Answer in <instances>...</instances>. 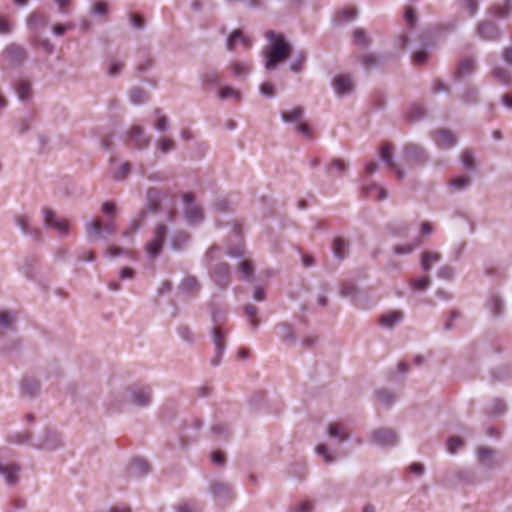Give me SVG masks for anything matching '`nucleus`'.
<instances>
[{"mask_svg":"<svg viewBox=\"0 0 512 512\" xmlns=\"http://www.w3.org/2000/svg\"><path fill=\"white\" fill-rule=\"evenodd\" d=\"M16 92H17L18 97L21 100L29 99L31 94H32L30 83L29 82H25V81H20L16 85Z\"/></svg>","mask_w":512,"mask_h":512,"instance_id":"a878e982","label":"nucleus"},{"mask_svg":"<svg viewBox=\"0 0 512 512\" xmlns=\"http://www.w3.org/2000/svg\"><path fill=\"white\" fill-rule=\"evenodd\" d=\"M361 63L365 69L369 70L379 63V58L374 54H365L361 59Z\"/></svg>","mask_w":512,"mask_h":512,"instance_id":"72a5a7b5","label":"nucleus"},{"mask_svg":"<svg viewBox=\"0 0 512 512\" xmlns=\"http://www.w3.org/2000/svg\"><path fill=\"white\" fill-rule=\"evenodd\" d=\"M392 146L388 143L384 144L380 149V156L383 161L387 163V165L397 174L399 178L403 177L402 171L399 169L398 165L395 164L391 157Z\"/></svg>","mask_w":512,"mask_h":512,"instance_id":"f8f14e48","label":"nucleus"},{"mask_svg":"<svg viewBox=\"0 0 512 512\" xmlns=\"http://www.w3.org/2000/svg\"><path fill=\"white\" fill-rule=\"evenodd\" d=\"M155 127L156 129H158L159 131H164L166 130L167 128V119L165 116H160L156 123H155Z\"/></svg>","mask_w":512,"mask_h":512,"instance_id":"774afa93","label":"nucleus"},{"mask_svg":"<svg viewBox=\"0 0 512 512\" xmlns=\"http://www.w3.org/2000/svg\"><path fill=\"white\" fill-rule=\"evenodd\" d=\"M403 317L401 311H391L380 317V324L385 327H392L395 323L400 321Z\"/></svg>","mask_w":512,"mask_h":512,"instance_id":"412c9836","label":"nucleus"},{"mask_svg":"<svg viewBox=\"0 0 512 512\" xmlns=\"http://www.w3.org/2000/svg\"><path fill=\"white\" fill-rule=\"evenodd\" d=\"M167 234V227L163 224H159L153 232V238L148 242L146 251L150 257H156L162 250Z\"/></svg>","mask_w":512,"mask_h":512,"instance_id":"7ed1b4c3","label":"nucleus"},{"mask_svg":"<svg viewBox=\"0 0 512 512\" xmlns=\"http://www.w3.org/2000/svg\"><path fill=\"white\" fill-rule=\"evenodd\" d=\"M129 171H130V165H129V163H125L121 166L119 171L115 174V178L123 179L129 173Z\"/></svg>","mask_w":512,"mask_h":512,"instance_id":"e2e57ef3","label":"nucleus"},{"mask_svg":"<svg viewBox=\"0 0 512 512\" xmlns=\"http://www.w3.org/2000/svg\"><path fill=\"white\" fill-rule=\"evenodd\" d=\"M13 322V318L9 315V313L3 311L0 312V327L8 328Z\"/></svg>","mask_w":512,"mask_h":512,"instance_id":"864d4df0","label":"nucleus"},{"mask_svg":"<svg viewBox=\"0 0 512 512\" xmlns=\"http://www.w3.org/2000/svg\"><path fill=\"white\" fill-rule=\"evenodd\" d=\"M354 43L361 47H367L370 44V39L365 30L358 28L353 32Z\"/></svg>","mask_w":512,"mask_h":512,"instance_id":"bb28decb","label":"nucleus"},{"mask_svg":"<svg viewBox=\"0 0 512 512\" xmlns=\"http://www.w3.org/2000/svg\"><path fill=\"white\" fill-rule=\"evenodd\" d=\"M478 35L484 40H496L500 37L497 25L492 21H483L477 27Z\"/></svg>","mask_w":512,"mask_h":512,"instance_id":"423d86ee","label":"nucleus"},{"mask_svg":"<svg viewBox=\"0 0 512 512\" xmlns=\"http://www.w3.org/2000/svg\"><path fill=\"white\" fill-rule=\"evenodd\" d=\"M150 389L144 388L133 392L132 401L134 404L144 406L150 402Z\"/></svg>","mask_w":512,"mask_h":512,"instance_id":"aec40b11","label":"nucleus"},{"mask_svg":"<svg viewBox=\"0 0 512 512\" xmlns=\"http://www.w3.org/2000/svg\"><path fill=\"white\" fill-rule=\"evenodd\" d=\"M245 314L249 318L252 328H256L258 325V319H257V308L253 305H247L245 306Z\"/></svg>","mask_w":512,"mask_h":512,"instance_id":"c9c22d12","label":"nucleus"},{"mask_svg":"<svg viewBox=\"0 0 512 512\" xmlns=\"http://www.w3.org/2000/svg\"><path fill=\"white\" fill-rule=\"evenodd\" d=\"M213 339L216 347L217 357H220L225 348L224 335L222 334L220 328H215Z\"/></svg>","mask_w":512,"mask_h":512,"instance_id":"cd10ccee","label":"nucleus"},{"mask_svg":"<svg viewBox=\"0 0 512 512\" xmlns=\"http://www.w3.org/2000/svg\"><path fill=\"white\" fill-rule=\"evenodd\" d=\"M512 9V0H506L503 5H495L489 9V13L497 18H506Z\"/></svg>","mask_w":512,"mask_h":512,"instance_id":"a211bd4d","label":"nucleus"},{"mask_svg":"<svg viewBox=\"0 0 512 512\" xmlns=\"http://www.w3.org/2000/svg\"><path fill=\"white\" fill-rule=\"evenodd\" d=\"M306 61V55L304 52H299L292 60L290 69L293 72H300Z\"/></svg>","mask_w":512,"mask_h":512,"instance_id":"7c9ffc66","label":"nucleus"},{"mask_svg":"<svg viewBox=\"0 0 512 512\" xmlns=\"http://www.w3.org/2000/svg\"><path fill=\"white\" fill-rule=\"evenodd\" d=\"M265 37L269 41L263 50L265 67L272 70L290 56L292 47L281 33L270 30L265 33Z\"/></svg>","mask_w":512,"mask_h":512,"instance_id":"f257e3e1","label":"nucleus"},{"mask_svg":"<svg viewBox=\"0 0 512 512\" xmlns=\"http://www.w3.org/2000/svg\"><path fill=\"white\" fill-rule=\"evenodd\" d=\"M123 66H124V65H123L122 63H119V62H112V63L110 64L109 74H110L111 76H115V75H117V74L121 71V69L123 68Z\"/></svg>","mask_w":512,"mask_h":512,"instance_id":"0e129e2a","label":"nucleus"},{"mask_svg":"<svg viewBox=\"0 0 512 512\" xmlns=\"http://www.w3.org/2000/svg\"><path fill=\"white\" fill-rule=\"evenodd\" d=\"M17 224L20 226L23 232H28V217L25 215L17 216Z\"/></svg>","mask_w":512,"mask_h":512,"instance_id":"680f3d73","label":"nucleus"},{"mask_svg":"<svg viewBox=\"0 0 512 512\" xmlns=\"http://www.w3.org/2000/svg\"><path fill=\"white\" fill-rule=\"evenodd\" d=\"M377 398L379 402L386 405H389L391 402H393V396L388 391L385 390L379 391L377 393Z\"/></svg>","mask_w":512,"mask_h":512,"instance_id":"8fccbe9b","label":"nucleus"},{"mask_svg":"<svg viewBox=\"0 0 512 512\" xmlns=\"http://www.w3.org/2000/svg\"><path fill=\"white\" fill-rule=\"evenodd\" d=\"M462 5L468 11L470 16H473L478 9V3L476 0H462Z\"/></svg>","mask_w":512,"mask_h":512,"instance_id":"49530a36","label":"nucleus"},{"mask_svg":"<svg viewBox=\"0 0 512 512\" xmlns=\"http://www.w3.org/2000/svg\"><path fill=\"white\" fill-rule=\"evenodd\" d=\"M229 69L233 76L237 78L245 77L251 70V66L246 62H231Z\"/></svg>","mask_w":512,"mask_h":512,"instance_id":"f3484780","label":"nucleus"},{"mask_svg":"<svg viewBox=\"0 0 512 512\" xmlns=\"http://www.w3.org/2000/svg\"><path fill=\"white\" fill-rule=\"evenodd\" d=\"M372 440L376 444L383 446L394 445L397 441L396 434L389 429H379L372 435Z\"/></svg>","mask_w":512,"mask_h":512,"instance_id":"1a4fd4ad","label":"nucleus"},{"mask_svg":"<svg viewBox=\"0 0 512 512\" xmlns=\"http://www.w3.org/2000/svg\"><path fill=\"white\" fill-rule=\"evenodd\" d=\"M462 445L463 442L460 438L452 437L447 443V448L450 453H455Z\"/></svg>","mask_w":512,"mask_h":512,"instance_id":"a18cd8bd","label":"nucleus"},{"mask_svg":"<svg viewBox=\"0 0 512 512\" xmlns=\"http://www.w3.org/2000/svg\"><path fill=\"white\" fill-rule=\"evenodd\" d=\"M116 231L115 217H111L104 224L100 219H94L87 224L86 232L88 237L100 236L102 233L112 235Z\"/></svg>","mask_w":512,"mask_h":512,"instance_id":"f03ea898","label":"nucleus"},{"mask_svg":"<svg viewBox=\"0 0 512 512\" xmlns=\"http://www.w3.org/2000/svg\"><path fill=\"white\" fill-rule=\"evenodd\" d=\"M223 79L222 74L217 70H207L205 71L202 76L201 80L204 85H216Z\"/></svg>","mask_w":512,"mask_h":512,"instance_id":"6ab92c4d","label":"nucleus"},{"mask_svg":"<svg viewBox=\"0 0 512 512\" xmlns=\"http://www.w3.org/2000/svg\"><path fill=\"white\" fill-rule=\"evenodd\" d=\"M260 91L263 95L268 96V97H272L274 95V89H273L272 84H270V83H263L260 86Z\"/></svg>","mask_w":512,"mask_h":512,"instance_id":"13d9d810","label":"nucleus"},{"mask_svg":"<svg viewBox=\"0 0 512 512\" xmlns=\"http://www.w3.org/2000/svg\"><path fill=\"white\" fill-rule=\"evenodd\" d=\"M333 86L338 94H344L352 90L353 83L350 76L338 75L333 80Z\"/></svg>","mask_w":512,"mask_h":512,"instance_id":"9b49d317","label":"nucleus"},{"mask_svg":"<svg viewBox=\"0 0 512 512\" xmlns=\"http://www.w3.org/2000/svg\"><path fill=\"white\" fill-rule=\"evenodd\" d=\"M131 22L137 28H142L144 26V20L138 14H132L131 15Z\"/></svg>","mask_w":512,"mask_h":512,"instance_id":"338daca9","label":"nucleus"},{"mask_svg":"<svg viewBox=\"0 0 512 512\" xmlns=\"http://www.w3.org/2000/svg\"><path fill=\"white\" fill-rule=\"evenodd\" d=\"M428 54L425 50L416 51L412 56V61L414 64L420 65L423 64L427 60Z\"/></svg>","mask_w":512,"mask_h":512,"instance_id":"09e8293b","label":"nucleus"},{"mask_svg":"<svg viewBox=\"0 0 512 512\" xmlns=\"http://www.w3.org/2000/svg\"><path fill=\"white\" fill-rule=\"evenodd\" d=\"M239 271L242 273L243 278L250 279L253 275L254 268L250 261L244 260L239 265Z\"/></svg>","mask_w":512,"mask_h":512,"instance_id":"f704fd0d","label":"nucleus"},{"mask_svg":"<svg viewBox=\"0 0 512 512\" xmlns=\"http://www.w3.org/2000/svg\"><path fill=\"white\" fill-rule=\"evenodd\" d=\"M39 389V384L36 381H23L22 383V390L23 392L32 395L34 392H36Z\"/></svg>","mask_w":512,"mask_h":512,"instance_id":"c03bdc74","label":"nucleus"},{"mask_svg":"<svg viewBox=\"0 0 512 512\" xmlns=\"http://www.w3.org/2000/svg\"><path fill=\"white\" fill-rule=\"evenodd\" d=\"M403 159L407 165L413 166L424 163L426 157L422 148L415 144H409L403 151Z\"/></svg>","mask_w":512,"mask_h":512,"instance_id":"20e7f679","label":"nucleus"},{"mask_svg":"<svg viewBox=\"0 0 512 512\" xmlns=\"http://www.w3.org/2000/svg\"><path fill=\"white\" fill-rule=\"evenodd\" d=\"M130 99L134 104H140L147 99L146 92L141 88H135L130 93Z\"/></svg>","mask_w":512,"mask_h":512,"instance_id":"473e14b6","label":"nucleus"},{"mask_svg":"<svg viewBox=\"0 0 512 512\" xmlns=\"http://www.w3.org/2000/svg\"><path fill=\"white\" fill-rule=\"evenodd\" d=\"M215 281L221 285L226 286L229 282V266L226 263H221L213 272Z\"/></svg>","mask_w":512,"mask_h":512,"instance_id":"ddd939ff","label":"nucleus"},{"mask_svg":"<svg viewBox=\"0 0 512 512\" xmlns=\"http://www.w3.org/2000/svg\"><path fill=\"white\" fill-rule=\"evenodd\" d=\"M328 433L331 437L337 438L339 442H343L349 437L348 430L340 423L330 424Z\"/></svg>","mask_w":512,"mask_h":512,"instance_id":"2eb2a0df","label":"nucleus"},{"mask_svg":"<svg viewBox=\"0 0 512 512\" xmlns=\"http://www.w3.org/2000/svg\"><path fill=\"white\" fill-rule=\"evenodd\" d=\"M312 509V504L309 502V501H305L301 504H299L296 508H295V512H310Z\"/></svg>","mask_w":512,"mask_h":512,"instance_id":"69168bd1","label":"nucleus"},{"mask_svg":"<svg viewBox=\"0 0 512 512\" xmlns=\"http://www.w3.org/2000/svg\"><path fill=\"white\" fill-rule=\"evenodd\" d=\"M71 24H58L54 26L53 31L56 35L62 36L67 30L71 29Z\"/></svg>","mask_w":512,"mask_h":512,"instance_id":"bf43d9fd","label":"nucleus"},{"mask_svg":"<svg viewBox=\"0 0 512 512\" xmlns=\"http://www.w3.org/2000/svg\"><path fill=\"white\" fill-rule=\"evenodd\" d=\"M423 115H424V110L421 107H419V106L412 107L410 112H409V118L411 120L420 118Z\"/></svg>","mask_w":512,"mask_h":512,"instance_id":"4d7b16f0","label":"nucleus"},{"mask_svg":"<svg viewBox=\"0 0 512 512\" xmlns=\"http://www.w3.org/2000/svg\"><path fill=\"white\" fill-rule=\"evenodd\" d=\"M174 148V142L173 140L169 138H161L157 142V149L161 151L162 153H167L171 151Z\"/></svg>","mask_w":512,"mask_h":512,"instance_id":"4c0bfd02","label":"nucleus"},{"mask_svg":"<svg viewBox=\"0 0 512 512\" xmlns=\"http://www.w3.org/2000/svg\"><path fill=\"white\" fill-rule=\"evenodd\" d=\"M44 222L47 226L53 227L58 232L65 234L68 232V221L65 219H57L50 209L44 210Z\"/></svg>","mask_w":512,"mask_h":512,"instance_id":"0eeeda50","label":"nucleus"},{"mask_svg":"<svg viewBox=\"0 0 512 512\" xmlns=\"http://www.w3.org/2000/svg\"><path fill=\"white\" fill-rule=\"evenodd\" d=\"M303 116V110L301 107H295L291 111L282 112V119L285 122H298Z\"/></svg>","mask_w":512,"mask_h":512,"instance_id":"393cba45","label":"nucleus"},{"mask_svg":"<svg viewBox=\"0 0 512 512\" xmlns=\"http://www.w3.org/2000/svg\"><path fill=\"white\" fill-rule=\"evenodd\" d=\"M470 183V178L467 177V176H460V177H456L454 179L451 180L450 182V185L455 189V190H461L463 188H465L466 186H468Z\"/></svg>","mask_w":512,"mask_h":512,"instance_id":"e433bc0d","label":"nucleus"},{"mask_svg":"<svg viewBox=\"0 0 512 512\" xmlns=\"http://www.w3.org/2000/svg\"><path fill=\"white\" fill-rule=\"evenodd\" d=\"M493 75L499 83L509 84L512 80L511 74L503 68H496L493 71Z\"/></svg>","mask_w":512,"mask_h":512,"instance_id":"2f4dec72","label":"nucleus"},{"mask_svg":"<svg viewBox=\"0 0 512 512\" xmlns=\"http://www.w3.org/2000/svg\"><path fill=\"white\" fill-rule=\"evenodd\" d=\"M474 66H475V64H474L473 60L464 59L459 64L458 73L460 75L470 73L474 69Z\"/></svg>","mask_w":512,"mask_h":512,"instance_id":"a19ab883","label":"nucleus"},{"mask_svg":"<svg viewBox=\"0 0 512 512\" xmlns=\"http://www.w3.org/2000/svg\"><path fill=\"white\" fill-rule=\"evenodd\" d=\"M93 12L95 14L105 15L107 13V3L104 1H98L93 6Z\"/></svg>","mask_w":512,"mask_h":512,"instance_id":"6e6d98bb","label":"nucleus"},{"mask_svg":"<svg viewBox=\"0 0 512 512\" xmlns=\"http://www.w3.org/2000/svg\"><path fill=\"white\" fill-rule=\"evenodd\" d=\"M252 44L251 38L246 36L241 29H236L229 35L226 46L229 51H233L237 45H241L244 49H250Z\"/></svg>","mask_w":512,"mask_h":512,"instance_id":"39448f33","label":"nucleus"},{"mask_svg":"<svg viewBox=\"0 0 512 512\" xmlns=\"http://www.w3.org/2000/svg\"><path fill=\"white\" fill-rule=\"evenodd\" d=\"M420 244V240H418L415 244H407L402 246H396L394 251L397 254H408L411 253L416 246Z\"/></svg>","mask_w":512,"mask_h":512,"instance_id":"de8ad7c7","label":"nucleus"},{"mask_svg":"<svg viewBox=\"0 0 512 512\" xmlns=\"http://www.w3.org/2000/svg\"><path fill=\"white\" fill-rule=\"evenodd\" d=\"M461 161L463 165L468 169H472L475 166L474 157L469 150L463 151L461 155Z\"/></svg>","mask_w":512,"mask_h":512,"instance_id":"37998d69","label":"nucleus"},{"mask_svg":"<svg viewBox=\"0 0 512 512\" xmlns=\"http://www.w3.org/2000/svg\"><path fill=\"white\" fill-rule=\"evenodd\" d=\"M128 139L131 144L135 147L142 149L148 146L149 138L144 135V131L140 126H132L129 133Z\"/></svg>","mask_w":512,"mask_h":512,"instance_id":"6e6552de","label":"nucleus"},{"mask_svg":"<svg viewBox=\"0 0 512 512\" xmlns=\"http://www.w3.org/2000/svg\"><path fill=\"white\" fill-rule=\"evenodd\" d=\"M363 193L367 197L373 198L375 200H382V199H385L387 197L386 190L383 187L378 186L376 184L364 187L363 188Z\"/></svg>","mask_w":512,"mask_h":512,"instance_id":"dca6fc26","label":"nucleus"},{"mask_svg":"<svg viewBox=\"0 0 512 512\" xmlns=\"http://www.w3.org/2000/svg\"><path fill=\"white\" fill-rule=\"evenodd\" d=\"M316 451L319 455H321L324 458L325 462H327V463L332 462V457L328 453V449H327L326 445H324V444L318 445Z\"/></svg>","mask_w":512,"mask_h":512,"instance_id":"5fc2aeb1","label":"nucleus"},{"mask_svg":"<svg viewBox=\"0 0 512 512\" xmlns=\"http://www.w3.org/2000/svg\"><path fill=\"white\" fill-rule=\"evenodd\" d=\"M404 18L410 27L414 26L417 20L414 9L408 7L405 10Z\"/></svg>","mask_w":512,"mask_h":512,"instance_id":"3c124183","label":"nucleus"},{"mask_svg":"<svg viewBox=\"0 0 512 512\" xmlns=\"http://www.w3.org/2000/svg\"><path fill=\"white\" fill-rule=\"evenodd\" d=\"M355 16H356V9L353 7H348V8H345V9L339 11L335 16V19L338 22H345V21H350V20L354 19Z\"/></svg>","mask_w":512,"mask_h":512,"instance_id":"c85d7f7f","label":"nucleus"},{"mask_svg":"<svg viewBox=\"0 0 512 512\" xmlns=\"http://www.w3.org/2000/svg\"><path fill=\"white\" fill-rule=\"evenodd\" d=\"M131 470L134 474H146L149 470V465L143 459H135L131 463Z\"/></svg>","mask_w":512,"mask_h":512,"instance_id":"c756f323","label":"nucleus"},{"mask_svg":"<svg viewBox=\"0 0 512 512\" xmlns=\"http://www.w3.org/2000/svg\"><path fill=\"white\" fill-rule=\"evenodd\" d=\"M211 458H212V462L216 465L222 466L225 464V454L220 450L214 451L212 453Z\"/></svg>","mask_w":512,"mask_h":512,"instance_id":"603ef678","label":"nucleus"},{"mask_svg":"<svg viewBox=\"0 0 512 512\" xmlns=\"http://www.w3.org/2000/svg\"><path fill=\"white\" fill-rule=\"evenodd\" d=\"M346 169V164L343 160L341 159H334L332 162H331V165L329 167V173L330 174H333V171L336 170V174L337 175H341Z\"/></svg>","mask_w":512,"mask_h":512,"instance_id":"58836bf2","label":"nucleus"},{"mask_svg":"<svg viewBox=\"0 0 512 512\" xmlns=\"http://www.w3.org/2000/svg\"><path fill=\"white\" fill-rule=\"evenodd\" d=\"M347 246L348 245L344 241V239H342L340 237L335 238L333 241V246H332L334 255L339 259H343L346 254Z\"/></svg>","mask_w":512,"mask_h":512,"instance_id":"b1692460","label":"nucleus"},{"mask_svg":"<svg viewBox=\"0 0 512 512\" xmlns=\"http://www.w3.org/2000/svg\"><path fill=\"white\" fill-rule=\"evenodd\" d=\"M441 259V255L438 252H423L421 257V266L424 271H429L431 267L439 262Z\"/></svg>","mask_w":512,"mask_h":512,"instance_id":"4468645a","label":"nucleus"},{"mask_svg":"<svg viewBox=\"0 0 512 512\" xmlns=\"http://www.w3.org/2000/svg\"><path fill=\"white\" fill-rule=\"evenodd\" d=\"M11 30L10 22L7 18L0 16V33H8Z\"/></svg>","mask_w":512,"mask_h":512,"instance_id":"052dcab7","label":"nucleus"},{"mask_svg":"<svg viewBox=\"0 0 512 512\" xmlns=\"http://www.w3.org/2000/svg\"><path fill=\"white\" fill-rule=\"evenodd\" d=\"M19 468L15 465H0V473L6 478L9 484H13L17 481V472Z\"/></svg>","mask_w":512,"mask_h":512,"instance_id":"5701e85b","label":"nucleus"},{"mask_svg":"<svg viewBox=\"0 0 512 512\" xmlns=\"http://www.w3.org/2000/svg\"><path fill=\"white\" fill-rule=\"evenodd\" d=\"M430 284V279L427 276L415 279L411 282V286L415 290H425Z\"/></svg>","mask_w":512,"mask_h":512,"instance_id":"ea45409f","label":"nucleus"},{"mask_svg":"<svg viewBox=\"0 0 512 512\" xmlns=\"http://www.w3.org/2000/svg\"><path fill=\"white\" fill-rule=\"evenodd\" d=\"M433 139L440 148H451L456 144V137L448 130H437Z\"/></svg>","mask_w":512,"mask_h":512,"instance_id":"9d476101","label":"nucleus"},{"mask_svg":"<svg viewBox=\"0 0 512 512\" xmlns=\"http://www.w3.org/2000/svg\"><path fill=\"white\" fill-rule=\"evenodd\" d=\"M218 98L221 100L234 99L239 102L241 99L240 92L232 87L224 86L218 90Z\"/></svg>","mask_w":512,"mask_h":512,"instance_id":"4be33fe9","label":"nucleus"},{"mask_svg":"<svg viewBox=\"0 0 512 512\" xmlns=\"http://www.w3.org/2000/svg\"><path fill=\"white\" fill-rule=\"evenodd\" d=\"M212 490H213V493L215 494V496H217V497H220L222 495H227V496L231 497V491L228 488V486L225 484H222V483L214 484L212 487Z\"/></svg>","mask_w":512,"mask_h":512,"instance_id":"79ce46f5","label":"nucleus"}]
</instances>
